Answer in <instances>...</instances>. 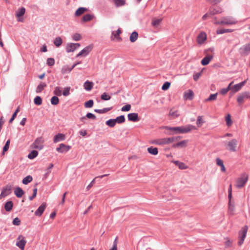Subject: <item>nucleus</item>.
Listing matches in <instances>:
<instances>
[{"label":"nucleus","mask_w":250,"mask_h":250,"mask_svg":"<svg viewBox=\"0 0 250 250\" xmlns=\"http://www.w3.org/2000/svg\"><path fill=\"white\" fill-rule=\"evenodd\" d=\"M165 128L167 130L172 131L173 133L170 134H177V133H186L191 130L196 129V128L195 126L188 125L186 126H177V127H169L165 126Z\"/></svg>","instance_id":"nucleus-1"},{"label":"nucleus","mask_w":250,"mask_h":250,"mask_svg":"<svg viewBox=\"0 0 250 250\" xmlns=\"http://www.w3.org/2000/svg\"><path fill=\"white\" fill-rule=\"evenodd\" d=\"M180 137H172L169 138H160L155 139L151 141V143L156 145H168L172 142L177 141Z\"/></svg>","instance_id":"nucleus-2"},{"label":"nucleus","mask_w":250,"mask_h":250,"mask_svg":"<svg viewBox=\"0 0 250 250\" xmlns=\"http://www.w3.org/2000/svg\"><path fill=\"white\" fill-rule=\"evenodd\" d=\"M215 24L222 25H233L237 23V21L235 18L231 16L223 17L220 21H218L216 18H214Z\"/></svg>","instance_id":"nucleus-3"},{"label":"nucleus","mask_w":250,"mask_h":250,"mask_svg":"<svg viewBox=\"0 0 250 250\" xmlns=\"http://www.w3.org/2000/svg\"><path fill=\"white\" fill-rule=\"evenodd\" d=\"M249 178V175L244 173L240 177H238L235 181V187L237 188H241L244 187L247 182Z\"/></svg>","instance_id":"nucleus-4"},{"label":"nucleus","mask_w":250,"mask_h":250,"mask_svg":"<svg viewBox=\"0 0 250 250\" xmlns=\"http://www.w3.org/2000/svg\"><path fill=\"white\" fill-rule=\"evenodd\" d=\"M238 144V141L235 139H231L225 143V146L226 149L231 152H235Z\"/></svg>","instance_id":"nucleus-5"},{"label":"nucleus","mask_w":250,"mask_h":250,"mask_svg":"<svg viewBox=\"0 0 250 250\" xmlns=\"http://www.w3.org/2000/svg\"><path fill=\"white\" fill-rule=\"evenodd\" d=\"M44 139L42 137L37 138L31 145L32 148L41 150L43 147Z\"/></svg>","instance_id":"nucleus-6"},{"label":"nucleus","mask_w":250,"mask_h":250,"mask_svg":"<svg viewBox=\"0 0 250 250\" xmlns=\"http://www.w3.org/2000/svg\"><path fill=\"white\" fill-rule=\"evenodd\" d=\"M248 230V227L247 226H245L242 228V229L239 232V241H238V245L241 246L244 242L245 238L246 236Z\"/></svg>","instance_id":"nucleus-7"},{"label":"nucleus","mask_w":250,"mask_h":250,"mask_svg":"<svg viewBox=\"0 0 250 250\" xmlns=\"http://www.w3.org/2000/svg\"><path fill=\"white\" fill-rule=\"evenodd\" d=\"M26 242L25 238L23 236L20 235L18 236L17 239L16 245L21 250H24Z\"/></svg>","instance_id":"nucleus-8"},{"label":"nucleus","mask_w":250,"mask_h":250,"mask_svg":"<svg viewBox=\"0 0 250 250\" xmlns=\"http://www.w3.org/2000/svg\"><path fill=\"white\" fill-rule=\"evenodd\" d=\"M12 192V186L7 185L3 188L0 194V199H2L6 196L10 195Z\"/></svg>","instance_id":"nucleus-9"},{"label":"nucleus","mask_w":250,"mask_h":250,"mask_svg":"<svg viewBox=\"0 0 250 250\" xmlns=\"http://www.w3.org/2000/svg\"><path fill=\"white\" fill-rule=\"evenodd\" d=\"M249 98V93L248 92H244L239 94L237 98V101L239 105H242L245 100Z\"/></svg>","instance_id":"nucleus-10"},{"label":"nucleus","mask_w":250,"mask_h":250,"mask_svg":"<svg viewBox=\"0 0 250 250\" xmlns=\"http://www.w3.org/2000/svg\"><path fill=\"white\" fill-rule=\"evenodd\" d=\"M25 9L24 7H21L17 10L16 12V17L18 21L23 22V19L22 17L25 14Z\"/></svg>","instance_id":"nucleus-11"},{"label":"nucleus","mask_w":250,"mask_h":250,"mask_svg":"<svg viewBox=\"0 0 250 250\" xmlns=\"http://www.w3.org/2000/svg\"><path fill=\"white\" fill-rule=\"evenodd\" d=\"M240 52L242 55H248L250 53V42L242 46L240 48Z\"/></svg>","instance_id":"nucleus-12"},{"label":"nucleus","mask_w":250,"mask_h":250,"mask_svg":"<svg viewBox=\"0 0 250 250\" xmlns=\"http://www.w3.org/2000/svg\"><path fill=\"white\" fill-rule=\"evenodd\" d=\"M70 149L69 146L66 145L64 144H61L59 147L56 148L58 152L60 153H64L67 152Z\"/></svg>","instance_id":"nucleus-13"},{"label":"nucleus","mask_w":250,"mask_h":250,"mask_svg":"<svg viewBox=\"0 0 250 250\" xmlns=\"http://www.w3.org/2000/svg\"><path fill=\"white\" fill-rule=\"evenodd\" d=\"M93 46L91 45H88L84 48L80 52H79V56L84 57L87 56L92 50Z\"/></svg>","instance_id":"nucleus-14"},{"label":"nucleus","mask_w":250,"mask_h":250,"mask_svg":"<svg viewBox=\"0 0 250 250\" xmlns=\"http://www.w3.org/2000/svg\"><path fill=\"white\" fill-rule=\"evenodd\" d=\"M188 142V140H184L173 144L172 147L173 148H185L187 146Z\"/></svg>","instance_id":"nucleus-15"},{"label":"nucleus","mask_w":250,"mask_h":250,"mask_svg":"<svg viewBox=\"0 0 250 250\" xmlns=\"http://www.w3.org/2000/svg\"><path fill=\"white\" fill-rule=\"evenodd\" d=\"M194 97V93L193 92L190 90L188 89L187 91H186L183 95V97L184 100H191Z\"/></svg>","instance_id":"nucleus-16"},{"label":"nucleus","mask_w":250,"mask_h":250,"mask_svg":"<svg viewBox=\"0 0 250 250\" xmlns=\"http://www.w3.org/2000/svg\"><path fill=\"white\" fill-rule=\"evenodd\" d=\"M46 207V203H43L37 209L35 212L36 216H41L43 213Z\"/></svg>","instance_id":"nucleus-17"},{"label":"nucleus","mask_w":250,"mask_h":250,"mask_svg":"<svg viewBox=\"0 0 250 250\" xmlns=\"http://www.w3.org/2000/svg\"><path fill=\"white\" fill-rule=\"evenodd\" d=\"M78 46V44L76 43H68L66 47V51L68 53L73 52Z\"/></svg>","instance_id":"nucleus-18"},{"label":"nucleus","mask_w":250,"mask_h":250,"mask_svg":"<svg viewBox=\"0 0 250 250\" xmlns=\"http://www.w3.org/2000/svg\"><path fill=\"white\" fill-rule=\"evenodd\" d=\"M122 31L120 29H118L116 33L112 32L111 37V40H114L115 39H116L119 42L121 41L122 38L120 37V35Z\"/></svg>","instance_id":"nucleus-19"},{"label":"nucleus","mask_w":250,"mask_h":250,"mask_svg":"<svg viewBox=\"0 0 250 250\" xmlns=\"http://www.w3.org/2000/svg\"><path fill=\"white\" fill-rule=\"evenodd\" d=\"M65 135L62 133H58L54 137L53 142L57 143L59 142L63 141L65 139Z\"/></svg>","instance_id":"nucleus-20"},{"label":"nucleus","mask_w":250,"mask_h":250,"mask_svg":"<svg viewBox=\"0 0 250 250\" xmlns=\"http://www.w3.org/2000/svg\"><path fill=\"white\" fill-rule=\"evenodd\" d=\"M235 203L234 202L229 203V207H228V213L231 215H234L235 214Z\"/></svg>","instance_id":"nucleus-21"},{"label":"nucleus","mask_w":250,"mask_h":250,"mask_svg":"<svg viewBox=\"0 0 250 250\" xmlns=\"http://www.w3.org/2000/svg\"><path fill=\"white\" fill-rule=\"evenodd\" d=\"M207 39V35L205 32L200 33L197 37V42L199 44H202Z\"/></svg>","instance_id":"nucleus-22"},{"label":"nucleus","mask_w":250,"mask_h":250,"mask_svg":"<svg viewBox=\"0 0 250 250\" xmlns=\"http://www.w3.org/2000/svg\"><path fill=\"white\" fill-rule=\"evenodd\" d=\"M128 120L132 122H137L139 120L138 115L136 113H129L127 115Z\"/></svg>","instance_id":"nucleus-23"},{"label":"nucleus","mask_w":250,"mask_h":250,"mask_svg":"<svg viewBox=\"0 0 250 250\" xmlns=\"http://www.w3.org/2000/svg\"><path fill=\"white\" fill-rule=\"evenodd\" d=\"M173 163L177 166L180 169H186L188 168V167L184 163L179 162L178 161H173Z\"/></svg>","instance_id":"nucleus-24"},{"label":"nucleus","mask_w":250,"mask_h":250,"mask_svg":"<svg viewBox=\"0 0 250 250\" xmlns=\"http://www.w3.org/2000/svg\"><path fill=\"white\" fill-rule=\"evenodd\" d=\"M230 88V92L232 94H234L240 90L242 88V86L239 83H238L233 86L231 85Z\"/></svg>","instance_id":"nucleus-25"},{"label":"nucleus","mask_w":250,"mask_h":250,"mask_svg":"<svg viewBox=\"0 0 250 250\" xmlns=\"http://www.w3.org/2000/svg\"><path fill=\"white\" fill-rule=\"evenodd\" d=\"M93 85V82L87 81L84 83L83 87L86 91H90L92 89Z\"/></svg>","instance_id":"nucleus-26"},{"label":"nucleus","mask_w":250,"mask_h":250,"mask_svg":"<svg viewBox=\"0 0 250 250\" xmlns=\"http://www.w3.org/2000/svg\"><path fill=\"white\" fill-rule=\"evenodd\" d=\"M212 59V56L208 55L204 57L201 61V64L203 65H206L209 63L211 60Z\"/></svg>","instance_id":"nucleus-27"},{"label":"nucleus","mask_w":250,"mask_h":250,"mask_svg":"<svg viewBox=\"0 0 250 250\" xmlns=\"http://www.w3.org/2000/svg\"><path fill=\"white\" fill-rule=\"evenodd\" d=\"M14 193L17 197L20 198L24 194V191L21 188L17 187L14 190Z\"/></svg>","instance_id":"nucleus-28"},{"label":"nucleus","mask_w":250,"mask_h":250,"mask_svg":"<svg viewBox=\"0 0 250 250\" xmlns=\"http://www.w3.org/2000/svg\"><path fill=\"white\" fill-rule=\"evenodd\" d=\"M94 18V16L91 14H87L84 15L82 19V22H85L91 21Z\"/></svg>","instance_id":"nucleus-29"},{"label":"nucleus","mask_w":250,"mask_h":250,"mask_svg":"<svg viewBox=\"0 0 250 250\" xmlns=\"http://www.w3.org/2000/svg\"><path fill=\"white\" fill-rule=\"evenodd\" d=\"M138 38V34L137 32L134 31L133 32L129 37L130 41L132 42H135Z\"/></svg>","instance_id":"nucleus-30"},{"label":"nucleus","mask_w":250,"mask_h":250,"mask_svg":"<svg viewBox=\"0 0 250 250\" xmlns=\"http://www.w3.org/2000/svg\"><path fill=\"white\" fill-rule=\"evenodd\" d=\"M222 10L220 8L210 9L209 10V14L211 15L220 14L222 13Z\"/></svg>","instance_id":"nucleus-31"},{"label":"nucleus","mask_w":250,"mask_h":250,"mask_svg":"<svg viewBox=\"0 0 250 250\" xmlns=\"http://www.w3.org/2000/svg\"><path fill=\"white\" fill-rule=\"evenodd\" d=\"M13 204L12 201H7L4 205V208L7 211H10L12 209Z\"/></svg>","instance_id":"nucleus-32"},{"label":"nucleus","mask_w":250,"mask_h":250,"mask_svg":"<svg viewBox=\"0 0 250 250\" xmlns=\"http://www.w3.org/2000/svg\"><path fill=\"white\" fill-rule=\"evenodd\" d=\"M147 150L149 153L153 155H156L158 153V150L156 147H153L152 146L148 147Z\"/></svg>","instance_id":"nucleus-33"},{"label":"nucleus","mask_w":250,"mask_h":250,"mask_svg":"<svg viewBox=\"0 0 250 250\" xmlns=\"http://www.w3.org/2000/svg\"><path fill=\"white\" fill-rule=\"evenodd\" d=\"M46 86V84L45 83H41L38 85V86H37V88H36V92L37 93H40L43 90V89L44 88V87H45Z\"/></svg>","instance_id":"nucleus-34"},{"label":"nucleus","mask_w":250,"mask_h":250,"mask_svg":"<svg viewBox=\"0 0 250 250\" xmlns=\"http://www.w3.org/2000/svg\"><path fill=\"white\" fill-rule=\"evenodd\" d=\"M108 175V174H104V175H101V176H97L96 177H95L92 181L88 185V186L86 188H87V190H88L90 189V188L93 186V184L95 182V180L96 179L98 178H102L105 176H106Z\"/></svg>","instance_id":"nucleus-35"},{"label":"nucleus","mask_w":250,"mask_h":250,"mask_svg":"<svg viewBox=\"0 0 250 250\" xmlns=\"http://www.w3.org/2000/svg\"><path fill=\"white\" fill-rule=\"evenodd\" d=\"M169 115L173 118H176L179 116V111L177 110L171 109L169 111Z\"/></svg>","instance_id":"nucleus-36"},{"label":"nucleus","mask_w":250,"mask_h":250,"mask_svg":"<svg viewBox=\"0 0 250 250\" xmlns=\"http://www.w3.org/2000/svg\"><path fill=\"white\" fill-rule=\"evenodd\" d=\"M233 82H231L226 88H223L220 90V93L222 95H225L229 90H230V86L232 85Z\"/></svg>","instance_id":"nucleus-37"},{"label":"nucleus","mask_w":250,"mask_h":250,"mask_svg":"<svg viewBox=\"0 0 250 250\" xmlns=\"http://www.w3.org/2000/svg\"><path fill=\"white\" fill-rule=\"evenodd\" d=\"M75 66V65H74L71 68L69 67L68 66H64L62 69V74H66L67 73H68L71 71V70L73 69V68Z\"/></svg>","instance_id":"nucleus-38"},{"label":"nucleus","mask_w":250,"mask_h":250,"mask_svg":"<svg viewBox=\"0 0 250 250\" xmlns=\"http://www.w3.org/2000/svg\"><path fill=\"white\" fill-rule=\"evenodd\" d=\"M113 2L117 7L123 6L125 4V1L124 0H113Z\"/></svg>","instance_id":"nucleus-39"},{"label":"nucleus","mask_w":250,"mask_h":250,"mask_svg":"<svg viewBox=\"0 0 250 250\" xmlns=\"http://www.w3.org/2000/svg\"><path fill=\"white\" fill-rule=\"evenodd\" d=\"M32 177L30 175L27 176L22 180V183L24 185H27L32 181Z\"/></svg>","instance_id":"nucleus-40"},{"label":"nucleus","mask_w":250,"mask_h":250,"mask_svg":"<svg viewBox=\"0 0 250 250\" xmlns=\"http://www.w3.org/2000/svg\"><path fill=\"white\" fill-rule=\"evenodd\" d=\"M233 31V30L230 29H218L216 30V33L217 34H221L227 32H231Z\"/></svg>","instance_id":"nucleus-41"},{"label":"nucleus","mask_w":250,"mask_h":250,"mask_svg":"<svg viewBox=\"0 0 250 250\" xmlns=\"http://www.w3.org/2000/svg\"><path fill=\"white\" fill-rule=\"evenodd\" d=\"M62 41L60 37H57L54 41V44L57 47H59L62 44Z\"/></svg>","instance_id":"nucleus-42"},{"label":"nucleus","mask_w":250,"mask_h":250,"mask_svg":"<svg viewBox=\"0 0 250 250\" xmlns=\"http://www.w3.org/2000/svg\"><path fill=\"white\" fill-rule=\"evenodd\" d=\"M205 123V121L203 120L202 116H199L197 117L196 124L198 127H201L202 125Z\"/></svg>","instance_id":"nucleus-43"},{"label":"nucleus","mask_w":250,"mask_h":250,"mask_svg":"<svg viewBox=\"0 0 250 250\" xmlns=\"http://www.w3.org/2000/svg\"><path fill=\"white\" fill-rule=\"evenodd\" d=\"M38 152L36 150H32L28 155V158L30 159H33L38 156Z\"/></svg>","instance_id":"nucleus-44"},{"label":"nucleus","mask_w":250,"mask_h":250,"mask_svg":"<svg viewBox=\"0 0 250 250\" xmlns=\"http://www.w3.org/2000/svg\"><path fill=\"white\" fill-rule=\"evenodd\" d=\"M116 122L115 119H110L106 122V124L108 126L113 127L116 125Z\"/></svg>","instance_id":"nucleus-45"},{"label":"nucleus","mask_w":250,"mask_h":250,"mask_svg":"<svg viewBox=\"0 0 250 250\" xmlns=\"http://www.w3.org/2000/svg\"><path fill=\"white\" fill-rule=\"evenodd\" d=\"M226 122L227 125L228 126H230V125H231L232 122L231 119V116L229 114H228L226 117Z\"/></svg>","instance_id":"nucleus-46"},{"label":"nucleus","mask_w":250,"mask_h":250,"mask_svg":"<svg viewBox=\"0 0 250 250\" xmlns=\"http://www.w3.org/2000/svg\"><path fill=\"white\" fill-rule=\"evenodd\" d=\"M34 102L35 104L40 105L42 104V99L41 97L36 96L34 100Z\"/></svg>","instance_id":"nucleus-47"},{"label":"nucleus","mask_w":250,"mask_h":250,"mask_svg":"<svg viewBox=\"0 0 250 250\" xmlns=\"http://www.w3.org/2000/svg\"><path fill=\"white\" fill-rule=\"evenodd\" d=\"M101 99L104 101L109 100L111 99V96L107 94L106 93H103L101 96Z\"/></svg>","instance_id":"nucleus-48"},{"label":"nucleus","mask_w":250,"mask_h":250,"mask_svg":"<svg viewBox=\"0 0 250 250\" xmlns=\"http://www.w3.org/2000/svg\"><path fill=\"white\" fill-rule=\"evenodd\" d=\"M217 93L212 94L210 95L209 97L206 100V102L215 101L217 96Z\"/></svg>","instance_id":"nucleus-49"},{"label":"nucleus","mask_w":250,"mask_h":250,"mask_svg":"<svg viewBox=\"0 0 250 250\" xmlns=\"http://www.w3.org/2000/svg\"><path fill=\"white\" fill-rule=\"evenodd\" d=\"M59 102V98L57 96H53L51 99V103L53 105H57Z\"/></svg>","instance_id":"nucleus-50"},{"label":"nucleus","mask_w":250,"mask_h":250,"mask_svg":"<svg viewBox=\"0 0 250 250\" xmlns=\"http://www.w3.org/2000/svg\"><path fill=\"white\" fill-rule=\"evenodd\" d=\"M116 123L121 124L125 121V118L124 115H121L115 119Z\"/></svg>","instance_id":"nucleus-51"},{"label":"nucleus","mask_w":250,"mask_h":250,"mask_svg":"<svg viewBox=\"0 0 250 250\" xmlns=\"http://www.w3.org/2000/svg\"><path fill=\"white\" fill-rule=\"evenodd\" d=\"M54 94L57 96L62 95V90L60 87H56L54 91Z\"/></svg>","instance_id":"nucleus-52"},{"label":"nucleus","mask_w":250,"mask_h":250,"mask_svg":"<svg viewBox=\"0 0 250 250\" xmlns=\"http://www.w3.org/2000/svg\"><path fill=\"white\" fill-rule=\"evenodd\" d=\"M93 103V101L92 100H90L84 103V106L86 108H90L92 107Z\"/></svg>","instance_id":"nucleus-53"},{"label":"nucleus","mask_w":250,"mask_h":250,"mask_svg":"<svg viewBox=\"0 0 250 250\" xmlns=\"http://www.w3.org/2000/svg\"><path fill=\"white\" fill-rule=\"evenodd\" d=\"M19 111H20V108H19V107H18V108L16 110L15 112L13 113L12 117L10 119V120L9 121V123H11L14 121V120L16 117L18 113L19 112Z\"/></svg>","instance_id":"nucleus-54"},{"label":"nucleus","mask_w":250,"mask_h":250,"mask_svg":"<svg viewBox=\"0 0 250 250\" xmlns=\"http://www.w3.org/2000/svg\"><path fill=\"white\" fill-rule=\"evenodd\" d=\"M131 109V105L129 104H127L124 106H123L121 108V110L123 112L128 111Z\"/></svg>","instance_id":"nucleus-55"},{"label":"nucleus","mask_w":250,"mask_h":250,"mask_svg":"<svg viewBox=\"0 0 250 250\" xmlns=\"http://www.w3.org/2000/svg\"><path fill=\"white\" fill-rule=\"evenodd\" d=\"M10 140H8L7 141L5 146H4L3 148V152H2V153L4 154L5 152H6V151H7V150L8 149L9 147V145H10Z\"/></svg>","instance_id":"nucleus-56"},{"label":"nucleus","mask_w":250,"mask_h":250,"mask_svg":"<svg viewBox=\"0 0 250 250\" xmlns=\"http://www.w3.org/2000/svg\"><path fill=\"white\" fill-rule=\"evenodd\" d=\"M170 83H169V82H165L164 84L163 85L162 87V89L163 90H166L167 89H168L169 87H170Z\"/></svg>","instance_id":"nucleus-57"},{"label":"nucleus","mask_w":250,"mask_h":250,"mask_svg":"<svg viewBox=\"0 0 250 250\" xmlns=\"http://www.w3.org/2000/svg\"><path fill=\"white\" fill-rule=\"evenodd\" d=\"M207 2L211 4H217L220 3L222 0H206Z\"/></svg>","instance_id":"nucleus-58"},{"label":"nucleus","mask_w":250,"mask_h":250,"mask_svg":"<svg viewBox=\"0 0 250 250\" xmlns=\"http://www.w3.org/2000/svg\"><path fill=\"white\" fill-rule=\"evenodd\" d=\"M55 60L53 58H48L47 60V64L49 66H52L54 64Z\"/></svg>","instance_id":"nucleus-59"},{"label":"nucleus","mask_w":250,"mask_h":250,"mask_svg":"<svg viewBox=\"0 0 250 250\" xmlns=\"http://www.w3.org/2000/svg\"><path fill=\"white\" fill-rule=\"evenodd\" d=\"M161 19H155L152 21V24L153 26H156L158 25L161 22Z\"/></svg>","instance_id":"nucleus-60"},{"label":"nucleus","mask_w":250,"mask_h":250,"mask_svg":"<svg viewBox=\"0 0 250 250\" xmlns=\"http://www.w3.org/2000/svg\"><path fill=\"white\" fill-rule=\"evenodd\" d=\"M88 11V9L84 7L79 8V15L83 14V13Z\"/></svg>","instance_id":"nucleus-61"},{"label":"nucleus","mask_w":250,"mask_h":250,"mask_svg":"<svg viewBox=\"0 0 250 250\" xmlns=\"http://www.w3.org/2000/svg\"><path fill=\"white\" fill-rule=\"evenodd\" d=\"M69 87L65 88L63 91V95L65 96H68L69 94Z\"/></svg>","instance_id":"nucleus-62"},{"label":"nucleus","mask_w":250,"mask_h":250,"mask_svg":"<svg viewBox=\"0 0 250 250\" xmlns=\"http://www.w3.org/2000/svg\"><path fill=\"white\" fill-rule=\"evenodd\" d=\"M20 220L18 218H15L13 221V224L15 225L18 226L20 224Z\"/></svg>","instance_id":"nucleus-63"},{"label":"nucleus","mask_w":250,"mask_h":250,"mask_svg":"<svg viewBox=\"0 0 250 250\" xmlns=\"http://www.w3.org/2000/svg\"><path fill=\"white\" fill-rule=\"evenodd\" d=\"M216 164L218 166H220V167L223 165H224L223 164V161L221 160L220 158H217L216 160Z\"/></svg>","instance_id":"nucleus-64"}]
</instances>
